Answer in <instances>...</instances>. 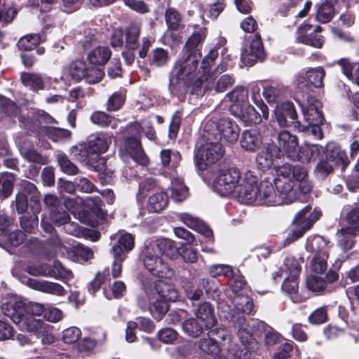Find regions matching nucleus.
<instances>
[{
    "label": "nucleus",
    "instance_id": "1",
    "mask_svg": "<svg viewBox=\"0 0 359 359\" xmlns=\"http://www.w3.org/2000/svg\"><path fill=\"white\" fill-rule=\"evenodd\" d=\"M214 190L221 196L233 194L246 204H277L280 203L269 181L259 182L253 172L241 173L236 168L221 169L213 181Z\"/></svg>",
    "mask_w": 359,
    "mask_h": 359
},
{
    "label": "nucleus",
    "instance_id": "2",
    "mask_svg": "<svg viewBox=\"0 0 359 359\" xmlns=\"http://www.w3.org/2000/svg\"><path fill=\"white\" fill-rule=\"evenodd\" d=\"M158 248L151 240L145 242L141 254L143 264L153 276L171 278L174 276L175 271L168 263L163 261Z\"/></svg>",
    "mask_w": 359,
    "mask_h": 359
},
{
    "label": "nucleus",
    "instance_id": "3",
    "mask_svg": "<svg viewBox=\"0 0 359 359\" xmlns=\"http://www.w3.org/2000/svg\"><path fill=\"white\" fill-rule=\"evenodd\" d=\"M234 83L233 78L228 74H224L218 77L215 73L211 74L200 75L194 81L191 89L192 94L197 96H203L206 93L215 91L221 93L226 90Z\"/></svg>",
    "mask_w": 359,
    "mask_h": 359
},
{
    "label": "nucleus",
    "instance_id": "4",
    "mask_svg": "<svg viewBox=\"0 0 359 359\" xmlns=\"http://www.w3.org/2000/svg\"><path fill=\"white\" fill-rule=\"evenodd\" d=\"M207 142L203 144L197 151L195 161L197 168L204 170L222 158L224 150L217 141H210V134L204 135Z\"/></svg>",
    "mask_w": 359,
    "mask_h": 359
},
{
    "label": "nucleus",
    "instance_id": "5",
    "mask_svg": "<svg viewBox=\"0 0 359 359\" xmlns=\"http://www.w3.org/2000/svg\"><path fill=\"white\" fill-rule=\"evenodd\" d=\"M271 144L275 155L281 156L285 154L290 159L296 161L298 149V138L296 135L283 130L277 135L276 144Z\"/></svg>",
    "mask_w": 359,
    "mask_h": 359
},
{
    "label": "nucleus",
    "instance_id": "6",
    "mask_svg": "<svg viewBox=\"0 0 359 359\" xmlns=\"http://www.w3.org/2000/svg\"><path fill=\"white\" fill-rule=\"evenodd\" d=\"M310 248L316 254L310 263L311 270L316 274H323L327 269L328 257L327 244L322 237L311 240Z\"/></svg>",
    "mask_w": 359,
    "mask_h": 359
},
{
    "label": "nucleus",
    "instance_id": "7",
    "mask_svg": "<svg viewBox=\"0 0 359 359\" xmlns=\"http://www.w3.org/2000/svg\"><path fill=\"white\" fill-rule=\"evenodd\" d=\"M229 338L228 332L222 328L208 330L207 335L197 341L198 348L208 354H217L221 348L220 344Z\"/></svg>",
    "mask_w": 359,
    "mask_h": 359
},
{
    "label": "nucleus",
    "instance_id": "8",
    "mask_svg": "<svg viewBox=\"0 0 359 359\" xmlns=\"http://www.w3.org/2000/svg\"><path fill=\"white\" fill-rule=\"evenodd\" d=\"M196 55H187L184 59L178 60L175 66L174 74L178 81H182L185 85H191L196 75L199 59Z\"/></svg>",
    "mask_w": 359,
    "mask_h": 359
},
{
    "label": "nucleus",
    "instance_id": "9",
    "mask_svg": "<svg viewBox=\"0 0 359 359\" xmlns=\"http://www.w3.org/2000/svg\"><path fill=\"white\" fill-rule=\"evenodd\" d=\"M311 208L306 206L297 214L294 222L299 225V228L292 231V236L294 239L301 237L320 218L321 215L320 211L311 212Z\"/></svg>",
    "mask_w": 359,
    "mask_h": 359
},
{
    "label": "nucleus",
    "instance_id": "10",
    "mask_svg": "<svg viewBox=\"0 0 359 359\" xmlns=\"http://www.w3.org/2000/svg\"><path fill=\"white\" fill-rule=\"evenodd\" d=\"M275 118L280 127L293 126L299 128V122L297 121V114L291 102L278 104L274 110Z\"/></svg>",
    "mask_w": 359,
    "mask_h": 359
},
{
    "label": "nucleus",
    "instance_id": "11",
    "mask_svg": "<svg viewBox=\"0 0 359 359\" xmlns=\"http://www.w3.org/2000/svg\"><path fill=\"white\" fill-rule=\"evenodd\" d=\"M210 126H215L221 136L228 143L233 144L236 142L239 137L240 128L238 126L229 118H222L217 123H208L205 126V132L208 133V128Z\"/></svg>",
    "mask_w": 359,
    "mask_h": 359
},
{
    "label": "nucleus",
    "instance_id": "12",
    "mask_svg": "<svg viewBox=\"0 0 359 359\" xmlns=\"http://www.w3.org/2000/svg\"><path fill=\"white\" fill-rule=\"evenodd\" d=\"M265 57L262 39L259 34H255L249 46L245 48L241 53V60L247 66H252L259 60Z\"/></svg>",
    "mask_w": 359,
    "mask_h": 359
},
{
    "label": "nucleus",
    "instance_id": "13",
    "mask_svg": "<svg viewBox=\"0 0 359 359\" xmlns=\"http://www.w3.org/2000/svg\"><path fill=\"white\" fill-rule=\"evenodd\" d=\"M1 311L18 325L26 316V302L22 299L11 300L2 305Z\"/></svg>",
    "mask_w": 359,
    "mask_h": 359
},
{
    "label": "nucleus",
    "instance_id": "14",
    "mask_svg": "<svg viewBox=\"0 0 359 359\" xmlns=\"http://www.w3.org/2000/svg\"><path fill=\"white\" fill-rule=\"evenodd\" d=\"M110 143L111 137L104 134L99 135L95 139L88 142V146L90 154L94 157L96 164L100 165L103 163L104 161L100 157V155L107 151Z\"/></svg>",
    "mask_w": 359,
    "mask_h": 359
},
{
    "label": "nucleus",
    "instance_id": "15",
    "mask_svg": "<svg viewBox=\"0 0 359 359\" xmlns=\"http://www.w3.org/2000/svg\"><path fill=\"white\" fill-rule=\"evenodd\" d=\"M274 186L279 193V195H277L275 193L276 196L280 199V203L277 204H266V205H279L282 203H289L292 201L290 199V196L292 193V189L294 187V182L291 179V177L286 178H280V179H274L273 180ZM273 191L274 188L272 185ZM276 192V191H274Z\"/></svg>",
    "mask_w": 359,
    "mask_h": 359
},
{
    "label": "nucleus",
    "instance_id": "16",
    "mask_svg": "<svg viewBox=\"0 0 359 359\" xmlns=\"http://www.w3.org/2000/svg\"><path fill=\"white\" fill-rule=\"evenodd\" d=\"M194 316L201 322V325L206 327V330L212 329L217 323L214 309L208 302L199 304L194 312Z\"/></svg>",
    "mask_w": 359,
    "mask_h": 359
},
{
    "label": "nucleus",
    "instance_id": "17",
    "mask_svg": "<svg viewBox=\"0 0 359 359\" xmlns=\"http://www.w3.org/2000/svg\"><path fill=\"white\" fill-rule=\"evenodd\" d=\"M125 149L130 157L141 165H146L148 159L136 137H128L125 140Z\"/></svg>",
    "mask_w": 359,
    "mask_h": 359
},
{
    "label": "nucleus",
    "instance_id": "18",
    "mask_svg": "<svg viewBox=\"0 0 359 359\" xmlns=\"http://www.w3.org/2000/svg\"><path fill=\"white\" fill-rule=\"evenodd\" d=\"M28 285L34 290L54 295L63 296L65 294L64 287L57 283L29 279Z\"/></svg>",
    "mask_w": 359,
    "mask_h": 359
},
{
    "label": "nucleus",
    "instance_id": "19",
    "mask_svg": "<svg viewBox=\"0 0 359 359\" xmlns=\"http://www.w3.org/2000/svg\"><path fill=\"white\" fill-rule=\"evenodd\" d=\"M262 144V136L257 130H246L242 133L241 145L245 150L255 151L261 147Z\"/></svg>",
    "mask_w": 359,
    "mask_h": 359
},
{
    "label": "nucleus",
    "instance_id": "20",
    "mask_svg": "<svg viewBox=\"0 0 359 359\" xmlns=\"http://www.w3.org/2000/svg\"><path fill=\"white\" fill-rule=\"evenodd\" d=\"M311 29V27L308 25L300 26L297 30V41L316 48H322L324 43L322 36L313 33L306 34L307 31Z\"/></svg>",
    "mask_w": 359,
    "mask_h": 359
},
{
    "label": "nucleus",
    "instance_id": "21",
    "mask_svg": "<svg viewBox=\"0 0 359 359\" xmlns=\"http://www.w3.org/2000/svg\"><path fill=\"white\" fill-rule=\"evenodd\" d=\"M234 309L236 311H231L229 313L230 318H231L232 315H235L236 317L238 314L244 316L245 314H250L254 309V304L252 299L248 295L242 294H236L233 299Z\"/></svg>",
    "mask_w": 359,
    "mask_h": 359
},
{
    "label": "nucleus",
    "instance_id": "22",
    "mask_svg": "<svg viewBox=\"0 0 359 359\" xmlns=\"http://www.w3.org/2000/svg\"><path fill=\"white\" fill-rule=\"evenodd\" d=\"M206 35L207 30L204 27L200 28L196 32L193 33L184 45L183 50L185 54L196 55L198 57H201V55L198 46L205 39Z\"/></svg>",
    "mask_w": 359,
    "mask_h": 359
},
{
    "label": "nucleus",
    "instance_id": "23",
    "mask_svg": "<svg viewBox=\"0 0 359 359\" xmlns=\"http://www.w3.org/2000/svg\"><path fill=\"white\" fill-rule=\"evenodd\" d=\"M154 293L167 302H175L178 298V292L174 285L162 280L155 283Z\"/></svg>",
    "mask_w": 359,
    "mask_h": 359
},
{
    "label": "nucleus",
    "instance_id": "24",
    "mask_svg": "<svg viewBox=\"0 0 359 359\" xmlns=\"http://www.w3.org/2000/svg\"><path fill=\"white\" fill-rule=\"evenodd\" d=\"M232 114L240 117L243 121L248 124L259 123L264 118L262 114L260 115L252 106L247 104L233 111Z\"/></svg>",
    "mask_w": 359,
    "mask_h": 359
},
{
    "label": "nucleus",
    "instance_id": "25",
    "mask_svg": "<svg viewBox=\"0 0 359 359\" xmlns=\"http://www.w3.org/2000/svg\"><path fill=\"white\" fill-rule=\"evenodd\" d=\"M226 97L232 102V104L230 106V110L232 113L233 111L248 104V91L243 87H236L226 94Z\"/></svg>",
    "mask_w": 359,
    "mask_h": 359
},
{
    "label": "nucleus",
    "instance_id": "26",
    "mask_svg": "<svg viewBox=\"0 0 359 359\" xmlns=\"http://www.w3.org/2000/svg\"><path fill=\"white\" fill-rule=\"evenodd\" d=\"M230 320L232 321L235 327L238 329V336L241 343L243 345L250 343L252 339L245 316L242 314H238L236 317L233 314L231 316Z\"/></svg>",
    "mask_w": 359,
    "mask_h": 359
},
{
    "label": "nucleus",
    "instance_id": "27",
    "mask_svg": "<svg viewBox=\"0 0 359 359\" xmlns=\"http://www.w3.org/2000/svg\"><path fill=\"white\" fill-rule=\"evenodd\" d=\"M359 233L358 226H348L341 229L337 233L339 245L344 250L351 249L353 245V237Z\"/></svg>",
    "mask_w": 359,
    "mask_h": 359
},
{
    "label": "nucleus",
    "instance_id": "28",
    "mask_svg": "<svg viewBox=\"0 0 359 359\" xmlns=\"http://www.w3.org/2000/svg\"><path fill=\"white\" fill-rule=\"evenodd\" d=\"M182 327L184 332L192 338L200 337L206 330V327L201 325V322L195 316L185 319L182 323Z\"/></svg>",
    "mask_w": 359,
    "mask_h": 359
},
{
    "label": "nucleus",
    "instance_id": "29",
    "mask_svg": "<svg viewBox=\"0 0 359 359\" xmlns=\"http://www.w3.org/2000/svg\"><path fill=\"white\" fill-rule=\"evenodd\" d=\"M338 0H324L320 4L317 5V20L322 23L330 21L334 13V4Z\"/></svg>",
    "mask_w": 359,
    "mask_h": 359
},
{
    "label": "nucleus",
    "instance_id": "30",
    "mask_svg": "<svg viewBox=\"0 0 359 359\" xmlns=\"http://www.w3.org/2000/svg\"><path fill=\"white\" fill-rule=\"evenodd\" d=\"M325 159L333 163L334 165L344 166L347 163L346 154L341 148L334 144H329L326 148Z\"/></svg>",
    "mask_w": 359,
    "mask_h": 359
},
{
    "label": "nucleus",
    "instance_id": "31",
    "mask_svg": "<svg viewBox=\"0 0 359 359\" xmlns=\"http://www.w3.org/2000/svg\"><path fill=\"white\" fill-rule=\"evenodd\" d=\"M111 55V52L108 47L98 46L88 53V60L90 64L103 66L108 62Z\"/></svg>",
    "mask_w": 359,
    "mask_h": 359
},
{
    "label": "nucleus",
    "instance_id": "32",
    "mask_svg": "<svg viewBox=\"0 0 359 359\" xmlns=\"http://www.w3.org/2000/svg\"><path fill=\"white\" fill-rule=\"evenodd\" d=\"M280 158V155H275L272 149V144H268L265 149L259 152L256 158L258 168L265 170L269 169L273 163L275 158Z\"/></svg>",
    "mask_w": 359,
    "mask_h": 359
},
{
    "label": "nucleus",
    "instance_id": "33",
    "mask_svg": "<svg viewBox=\"0 0 359 359\" xmlns=\"http://www.w3.org/2000/svg\"><path fill=\"white\" fill-rule=\"evenodd\" d=\"M73 155L81 162H86L90 166L95 170L100 169V165L96 164L94 157L90 154L88 144H80L74 146L71 149Z\"/></svg>",
    "mask_w": 359,
    "mask_h": 359
},
{
    "label": "nucleus",
    "instance_id": "34",
    "mask_svg": "<svg viewBox=\"0 0 359 359\" xmlns=\"http://www.w3.org/2000/svg\"><path fill=\"white\" fill-rule=\"evenodd\" d=\"M168 203V197L163 192H157L149 198L147 209L151 212H159L163 210Z\"/></svg>",
    "mask_w": 359,
    "mask_h": 359
},
{
    "label": "nucleus",
    "instance_id": "35",
    "mask_svg": "<svg viewBox=\"0 0 359 359\" xmlns=\"http://www.w3.org/2000/svg\"><path fill=\"white\" fill-rule=\"evenodd\" d=\"M153 243H155L158 248H159L161 255L165 254L167 257L170 259H175L179 254L177 247L175 245V243L170 239L166 238H158V239H150Z\"/></svg>",
    "mask_w": 359,
    "mask_h": 359
},
{
    "label": "nucleus",
    "instance_id": "36",
    "mask_svg": "<svg viewBox=\"0 0 359 359\" xmlns=\"http://www.w3.org/2000/svg\"><path fill=\"white\" fill-rule=\"evenodd\" d=\"M322 150L323 148L316 144L305 145L299 149L296 160L309 163L316 158Z\"/></svg>",
    "mask_w": 359,
    "mask_h": 359
},
{
    "label": "nucleus",
    "instance_id": "37",
    "mask_svg": "<svg viewBox=\"0 0 359 359\" xmlns=\"http://www.w3.org/2000/svg\"><path fill=\"white\" fill-rule=\"evenodd\" d=\"M151 299L149 311L155 319L160 320L168 311V302L156 297L154 293L152 294Z\"/></svg>",
    "mask_w": 359,
    "mask_h": 359
},
{
    "label": "nucleus",
    "instance_id": "38",
    "mask_svg": "<svg viewBox=\"0 0 359 359\" xmlns=\"http://www.w3.org/2000/svg\"><path fill=\"white\" fill-rule=\"evenodd\" d=\"M15 177L10 172L0 173V197L8 198L13 189Z\"/></svg>",
    "mask_w": 359,
    "mask_h": 359
},
{
    "label": "nucleus",
    "instance_id": "39",
    "mask_svg": "<svg viewBox=\"0 0 359 359\" xmlns=\"http://www.w3.org/2000/svg\"><path fill=\"white\" fill-rule=\"evenodd\" d=\"M118 238L117 244L114 246H118L122 250L123 253L126 255V253L130 251L134 247V237L130 233L126 232H120L119 233L111 236V239Z\"/></svg>",
    "mask_w": 359,
    "mask_h": 359
},
{
    "label": "nucleus",
    "instance_id": "40",
    "mask_svg": "<svg viewBox=\"0 0 359 359\" xmlns=\"http://www.w3.org/2000/svg\"><path fill=\"white\" fill-rule=\"evenodd\" d=\"M260 90V87L258 84H252L250 87L251 99L253 103L260 109L264 119L267 120L269 115V109L262 99Z\"/></svg>",
    "mask_w": 359,
    "mask_h": 359
},
{
    "label": "nucleus",
    "instance_id": "41",
    "mask_svg": "<svg viewBox=\"0 0 359 359\" xmlns=\"http://www.w3.org/2000/svg\"><path fill=\"white\" fill-rule=\"evenodd\" d=\"M171 197L176 202H181L188 196V189L180 179H174L170 186Z\"/></svg>",
    "mask_w": 359,
    "mask_h": 359
},
{
    "label": "nucleus",
    "instance_id": "42",
    "mask_svg": "<svg viewBox=\"0 0 359 359\" xmlns=\"http://www.w3.org/2000/svg\"><path fill=\"white\" fill-rule=\"evenodd\" d=\"M90 119L95 124L102 127L110 126L113 129H115L117 127L118 123V120L109 116L103 111L94 112L91 115Z\"/></svg>",
    "mask_w": 359,
    "mask_h": 359
},
{
    "label": "nucleus",
    "instance_id": "43",
    "mask_svg": "<svg viewBox=\"0 0 359 359\" xmlns=\"http://www.w3.org/2000/svg\"><path fill=\"white\" fill-rule=\"evenodd\" d=\"M111 252L114 256L111 276L113 278H117L121 273L122 262L126 258V255L123 253V250L118 246H113Z\"/></svg>",
    "mask_w": 359,
    "mask_h": 359
},
{
    "label": "nucleus",
    "instance_id": "44",
    "mask_svg": "<svg viewBox=\"0 0 359 359\" xmlns=\"http://www.w3.org/2000/svg\"><path fill=\"white\" fill-rule=\"evenodd\" d=\"M325 75V72L322 67L309 69L306 76L309 79L311 86L316 88H320L323 85V79Z\"/></svg>",
    "mask_w": 359,
    "mask_h": 359
},
{
    "label": "nucleus",
    "instance_id": "45",
    "mask_svg": "<svg viewBox=\"0 0 359 359\" xmlns=\"http://www.w3.org/2000/svg\"><path fill=\"white\" fill-rule=\"evenodd\" d=\"M43 323L44 321L41 319L36 318L30 315H26L20 322L18 326L23 330L35 334Z\"/></svg>",
    "mask_w": 359,
    "mask_h": 359
},
{
    "label": "nucleus",
    "instance_id": "46",
    "mask_svg": "<svg viewBox=\"0 0 359 359\" xmlns=\"http://www.w3.org/2000/svg\"><path fill=\"white\" fill-rule=\"evenodd\" d=\"M48 272L52 274L49 275V277L57 279H69L72 277V271L65 268L58 261H55L51 266L48 265Z\"/></svg>",
    "mask_w": 359,
    "mask_h": 359
},
{
    "label": "nucleus",
    "instance_id": "47",
    "mask_svg": "<svg viewBox=\"0 0 359 359\" xmlns=\"http://www.w3.org/2000/svg\"><path fill=\"white\" fill-rule=\"evenodd\" d=\"M86 69L87 65L84 61L76 60L69 65V74L73 79L81 81L85 77Z\"/></svg>",
    "mask_w": 359,
    "mask_h": 359
},
{
    "label": "nucleus",
    "instance_id": "48",
    "mask_svg": "<svg viewBox=\"0 0 359 359\" xmlns=\"http://www.w3.org/2000/svg\"><path fill=\"white\" fill-rule=\"evenodd\" d=\"M301 270L302 268L299 260L293 257H288L285 259L281 271H284L287 276L298 277Z\"/></svg>",
    "mask_w": 359,
    "mask_h": 359
},
{
    "label": "nucleus",
    "instance_id": "49",
    "mask_svg": "<svg viewBox=\"0 0 359 359\" xmlns=\"http://www.w3.org/2000/svg\"><path fill=\"white\" fill-rule=\"evenodd\" d=\"M140 29L137 25L131 24L128 26L126 34V46L134 50L137 45V40L140 36Z\"/></svg>",
    "mask_w": 359,
    "mask_h": 359
},
{
    "label": "nucleus",
    "instance_id": "50",
    "mask_svg": "<svg viewBox=\"0 0 359 359\" xmlns=\"http://www.w3.org/2000/svg\"><path fill=\"white\" fill-rule=\"evenodd\" d=\"M53 330V327L44 322L34 334L41 339L43 344H50L55 341Z\"/></svg>",
    "mask_w": 359,
    "mask_h": 359
},
{
    "label": "nucleus",
    "instance_id": "51",
    "mask_svg": "<svg viewBox=\"0 0 359 359\" xmlns=\"http://www.w3.org/2000/svg\"><path fill=\"white\" fill-rule=\"evenodd\" d=\"M165 18L168 28L173 30H177L180 28L182 22V17L176 9L173 8L167 9Z\"/></svg>",
    "mask_w": 359,
    "mask_h": 359
},
{
    "label": "nucleus",
    "instance_id": "52",
    "mask_svg": "<svg viewBox=\"0 0 359 359\" xmlns=\"http://www.w3.org/2000/svg\"><path fill=\"white\" fill-rule=\"evenodd\" d=\"M22 83L30 87L34 90H41L43 88V83L41 77L34 74L25 73L21 76Z\"/></svg>",
    "mask_w": 359,
    "mask_h": 359
},
{
    "label": "nucleus",
    "instance_id": "53",
    "mask_svg": "<svg viewBox=\"0 0 359 359\" xmlns=\"http://www.w3.org/2000/svg\"><path fill=\"white\" fill-rule=\"evenodd\" d=\"M307 288L314 292H320L325 290L327 283L323 278L310 275L306 280Z\"/></svg>",
    "mask_w": 359,
    "mask_h": 359
},
{
    "label": "nucleus",
    "instance_id": "54",
    "mask_svg": "<svg viewBox=\"0 0 359 359\" xmlns=\"http://www.w3.org/2000/svg\"><path fill=\"white\" fill-rule=\"evenodd\" d=\"M40 43V36L38 34H27L18 41V46L20 49L28 50L34 48Z\"/></svg>",
    "mask_w": 359,
    "mask_h": 359
},
{
    "label": "nucleus",
    "instance_id": "55",
    "mask_svg": "<svg viewBox=\"0 0 359 359\" xmlns=\"http://www.w3.org/2000/svg\"><path fill=\"white\" fill-rule=\"evenodd\" d=\"M160 157L163 166H168L170 163L172 164V166H176L181 160L178 151H172L170 149H163L161 151Z\"/></svg>",
    "mask_w": 359,
    "mask_h": 359
},
{
    "label": "nucleus",
    "instance_id": "56",
    "mask_svg": "<svg viewBox=\"0 0 359 359\" xmlns=\"http://www.w3.org/2000/svg\"><path fill=\"white\" fill-rule=\"evenodd\" d=\"M170 60V55L168 50L157 48L154 50L151 64L156 67H163L167 65Z\"/></svg>",
    "mask_w": 359,
    "mask_h": 359
},
{
    "label": "nucleus",
    "instance_id": "57",
    "mask_svg": "<svg viewBox=\"0 0 359 359\" xmlns=\"http://www.w3.org/2000/svg\"><path fill=\"white\" fill-rule=\"evenodd\" d=\"M57 160L61 170L67 175H76L79 169L70 161L68 157L62 154L57 155Z\"/></svg>",
    "mask_w": 359,
    "mask_h": 359
},
{
    "label": "nucleus",
    "instance_id": "58",
    "mask_svg": "<svg viewBox=\"0 0 359 359\" xmlns=\"http://www.w3.org/2000/svg\"><path fill=\"white\" fill-rule=\"evenodd\" d=\"M217 56L218 53L217 50L212 49L209 51L208 54L205 56L202 60L201 68L198 72L199 76L203 75V74H211L210 69L214 64V62Z\"/></svg>",
    "mask_w": 359,
    "mask_h": 359
},
{
    "label": "nucleus",
    "instance_id": "59",
    "mask_svg": "<svg viewBox=\"0 0 359 359\" xmlns=\"http://www.w3.org/2000/svg\"><path fill=\"white\" fill-rule=\"evenodd\" d=\"M20 186L22 188V191H20V193H24L26 196H29L32 202L39 205V192L38 191L36 187L33 183L26 180L22 181Z\"/></svg>",
    "mask_w": 359,
    "mask_h": 359
},
{
    "label": "nucleus",
    "instance_id": "60",
    "mask_svg": "<svg viewBox=\"0 0 359 359\" xmlns=\"http://www.w3.org/2000/svg\"><path fill=\"white\" fill-rule=\"evenodd\" d=\"M110 280L111 278L108 269L103 273H97L94 280H93L89 284L88 290L90 292L94 294L100 288L102 284L107 281H110Z\"/></svg>",
    "mask_w": 359,
    "mask_h": 359
},
{
    "label": "nucleus",
    "instance_id": "61",
    "mask_svg": "<svg viewBox=\"0 0 359 359\" xmlns=\"http://www.w3.org/2000/svg\"><path fill=\"white\" fill-rule=\"evenodd\" d=\"M209 274L216 278L223 275L229 278H233V271L231 266L226 264H214L209 268Z\"/></svg>",
    "mask_w": 359,
    "mask_h": 359
},
{
    "label": "nucleus",
    "instance_id": "62",
    "mask_svg": "<svg viewBox=\"0 0 359 359\" xmlns=\"http://www.w3.org/2000/svg\"><path fill=\"white\" fill-rule=\"evenodd\" d=\"M0 108L8 116H17L20 109L15 102L0 95Z\"/></svg>",
    "mask_w": 359,
    "mask_h": 359
},
{
    "label": "nucleus",
    "instance_id": "63",
    "mask_svg": "<svg viewBox=\"0 0 359 359\" xmlns=\"http://www.w3.org/2000/svg\"><path fill=\"white\" fill-rule=\"evenodd\" d=\"M20 226L25 232L32 233L38 226L37 216L35 215L22 216Z\"/></svg>",
    "mask_w": 359,
    "mask_h": 359
},
{
    "label": "nucleus",
    "instance_id": "64",
    "mask_svg": "<svg viewBox=\"0 0 359 359\" xmlns=\"http://www.w3.org/2000/svg\"><path fill=\"white\" fill-rule=\"evenodd\" d=\"M334 166L333 163L327 159H321L316 167L315 174L317 177L324 179L332 172Z\"/></svg>",
    "mask_w": 359,
    "mask_h": 359
}]
</instances>
